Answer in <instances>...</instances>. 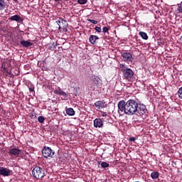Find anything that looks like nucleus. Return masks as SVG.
Returning <instances> with one entry per match:
<instances>
[{
  "label": "nucleus",
  "instance_id": "obj_9",
  "mask_svg": "<svg viewBox=\"0 0 182 182\" xmlns=\"http://www.w3.org/2000/svg\"><path fill=\"white\" fill-rule=\"evenodd\" d=\"M21 153V151L17 148H12L10 149L9 151H8V154H9V156H11L18 157Z\"/></svg>",
  "mask_w": 182,
  "mask_h": 182
},
{
  "label": "nucleus",
  "instance_id": "obj_8",
  "mask_svg": "<svg viewBox=\"0 0 182 182\" xmlns=\"http://www.w3.org/2000/svg\"><path fill=\"white\" fill-rule=\"evenodd\" d=\"M90 81L93 82L96 87H100L102 85V80L95 75H92L90 77Z\"/></svg>",
  "mask_w": 182,
  "mask_h": 182
},
{
  "label": "nucleus",
  "instance_id": "obj_31",
  "mask_svg": "<svg viewBox=\"0 0 182 182\" xmlns=\"http://www.w3.org/2000/svg\"><path fill=\"white\" fill-rule=\"evenodd\" d=\"M129 141L134 142L136 141V137H134V136L130 137Z\"/></svg>",
  "mask_w": 182,
  "mask_h": 182
},
{
  "label": "nucleus",
  "instance_id": "obj_37",
  "mask_svg": "<svg viewBox=\"0 0 182 182\" xmlns=\"http://www.w3.org/2000/svg\"><path fill=\"white\" fill-rule=\"evenodd\" d=\"M14 2H18V0H14Z\"/></svg>",
  "mask_w": 182,
  "mask_h": 182
},
{
  "label": "nucleus",
  "instance_id": "obj_4",
  "mask_svg": "<svg viewBox=\"0 0 182 182\" xmlns=\"http://www.w3.org/2000/svg\"><path fill=\"white\" fill-rule=\"evenodd\" d=\"M42 153L45 159L53 158V156L55 154V151H53L52 149H50L48 146H44Z\"/></svg>",
  "mask_w": 182,
  "mask_h": 182
},
{
  "label": "nucleus",
  "instance_id": "obj_30",
  "mask_svg": "<svg viewBox=\"0 0 182 182\" xmlns=\"http://www.w3.org/2000/svg\"><path fill=\"white\" fill-rule=\"evenodd\" d=\"M88 22H90L91 23H97V21H95L93 19H87Z\"/></svg>",
  "mask_w": 182,
  "mask_h": 182
},
{
  "label": "nucleus",
  "instance_id": "obj_33",
  "mask_svg": "<svg viewBox=\"0 0 182 182\" xmlns=\"http://www.w3.org/2000/svg\"><path fill=\"white\" fill-rule=\"evenodd\" d=\"M29 92H35V88L33 87H29Z\"/></svg>",
  "mask_w": 182,
  "mask_h": 182
},
{
  "label": "nucleus",
  "instance_id": "obj_16",
  "mask_svg": "<svg viewBox=\"0 0 182 182\" xmlns=\"http://www.w3.org/2000/svg\"><path fill=\"white\" fill-rule=\"evenodd\" d=\"M21 44L24 48H29V47L33 46V43H31V42H30L28 41H25V40H22L21 41Z\"/></svg>",
  "mask_w": 182,
  "mask_h": 182
},
{
  "label": "nucleus",
  "instance_id": "obj_6",
  "mask_svg": "<svg viewBox=\"0 0 182 182\" xmlns=\"http://www.w3.org/2000/svg\"><path fill=\"white\" fill-rule=\"evenodd\" d=\"M122 60L125 63H132L134 58L132 55L128 52H122Z\"/></svg>",
  "mask_w": 182,
  "mask_h": 182
},
{
  "label": "nucleus",
  "instance_id": "obj_18",
  "mask_svg": "<svg viewBox=\"0 0 182 182\" xmlns=\"http://www.w3.org/2000/svg\"><path fill=\"white\" fill-rule=\"evenodd\" d=\"M139 36L141 38H142V39H144V40H148L149 39V36H147V33L146 32L139 31Z\"/></svg>",
  "mask_w": 182,
  "mask_h": 182
},
{
  "label": "nucleus",
  "instance_id": "obj_15",
  "mask_svg": "<svg viewBox=\"0 0 182 182\" xmlns=\"http://www.w3.org/2000/svg\"><path fill=\"white\" fill-rule=\"evenodd\" d=\"M94 105L98 109H103L105 107V102L104 101H97L95 102Z\"/></svg>",
  "mask_w": 182,
  "mask_h": 182
},
{
  "label": "nucleus",
  "instance_id": "obj_35",
  "mask_svg": "<svg viewBox=\"0 0 182 182\" xmlns=\"http://www.w3.org/2000/svg\"><path fill=\"white\" fill-rule=\"evenodd\" d=\"M179 41L182 42V36H181V38H179Z\"/></svg>",
  "mask_w": 182,
  "mask_h": 182
},
{
  "label": "nucleus",
  "instance_id": "obj_14",
  "mask_svg": "<svg viewBox=\"0 0 182 182\" xmlns=\"http://www.w3.org/2000/svg\"><path fill=\"white\" fill-rule=\"evenodd\" d=\"M97 40H99V37L97 36H93V35L90 36V38H89L90 43L92 45H96Z\"/></svg>",
  "mask_w": 182,
  "mask_h": 182
},
{
  "label": "nucleus",
  "instance_id": "obj_32",
  "mask_svg": "<svg viewBox=\"0 0 182 182\" xmlns=\"http://www.w3.org/2000/svg\"><path fill=\"white\" fill-rule=\"evenodd\" d=\"M3 72H6V73H7L8 74L11 75L10 73L9 72L8 69L6 68H3Z\"/></svg>",
  "mask_w": 182,
  "mask_h": 182
},
{
  "label": "nucleus",
  "instance_id": "obj_36",
  "mask_svg": "<svg viewBox=\"0 0 182 182\" xmlns=\"http://www.w3.org/2000/svg\"><path fill=\"white\" fill-rule=\"evenodd\" d=\"M55 1V2H59V1H60V0H54Z\"/></svg>",
  "mask_w": 182,
  "mask_h": 182
},
{
  "label": "nucleus",
  "instance_id": "obj_13",
  "mask_svg": "<svg viewBox=\"0 0 182 182\" xmlns=\"http://www.w3.org/2000/svg\"><path fill=\"white\" fill-rule=\"evenodd\" d=\"M58 26H59V31L60 33L68 32L69 28L68 23H61L60 25L58 24Z\"/></svg>",
  "mask_w": 182,
  "mask_h": 182
},
{
  "label": "nucleus",
  "instance_id": "obj_38",
  "mask_svg": "<svg viewBox=\"0 0 182 182\" xmlns=\"http://www.w3.org/2000/svg\"><path fill=\"white\" fill-rule=\"evenodd\" d=\"M14 94L16 93V91H14Z\"/></svg>",
  "mask_w": 182,
  "mask_h": 182
},
{
  "label": "nucleus",
  "instance_id": "obj_2",
  "mask_svg": "<svg viewBox=\"0 0 182 182\" xmlns=\"http://www.w3.org/2000/svg\"><path fill=\"white\" fill-rule=\"evenodd\" d=\"M121 71L123 73V77L129 82L134 80V72L127 68L124 64H120Z\"/></svg>",
  "mask_w": 182,
  "mask_h": 182
},
{
  "label": "nucleus",
  "instance_id": "obj_39",
  "mask_svg": "<svg viewBox=\"0 0 182 182\" xmlns=\"http://www.w3.org/2000/svg\"><path fill=\"white\" fill-rule=\"evenodd\" d=\"M181 156H182V154H181Z\"/></svg>",
  "mask_w": 182,
  "mask_h": 182
},
{
  "label": "nucleus",
  "instance_id": "obj_28",
  "mask_svg": "<svg viewBox=\"0 0 182 182\" xmlns=\"http://www.w3.org/2000/svg\"><path fill=\"white\" fill-rule=\"evenodd\" d=\"M95 29L97 33H100L102 32V28H100L99 26H95Z\"/></svg>",
  "mask_w": 182,
  "mask_h": 182
},
{
  "label": "nucleus",
  "instance_id": "obj_25",
  "mask_svg": "<svg viewBox=\"0 0 182 182\" xmlns=\"http://www.w3.org/2000/svg\"><path fill=\"white\" fill-rule=\"evenodd\" d=\"M178 11L180 14H182V1L178 4Z\"/></svg>",
  "mask_w": 182,
  "mask_h": 182
},
{
  "label": "nucleus",
  "instance_id": "obj_1",
  "mask_svg": "<svg viewBox=\"0 0 182 182\" xmlns=\"http://www.w3.org/2000/svg\"><path fill=\"white\" fill-rule=\"evenodd\" d=\"M117 107L118 114L120 115L133 116L137 111L138 102L134 100H129L127 102L124 100H121L118 102Z\"/></svg>",
  "mask_w": 182,
  "mask_h": 182
},
{
  "label": "nucleus",
  "instance_id": "obj_17",
  "mask_svg": "<svg viewBox=\"0 0 182 182\" xmlns=\"http://www.w3.org/2000/svg\"><path fill=\"white\" fill-rule=\"evenodd\" d=\"M66 114L68 116H75V112L73 108H68L66 109Z\"/></svg>",
  "mask_w": 182,
  "mask_h": 182
},
{
  "label": "nucleus",
  "instance_id": "obj_27",
  "mask_svg": "<svg viewBox=\"0 0 182 182\" xmlns=\"http://www.w3.org/2000/svg\"><path fill=\"white\" fill-rule=\"evenodd\" d=\"M102 30L104 33H107L109 30V26H104Z\"/></svg>",
  "mask_w": 182,
  "mask_h": 182
},
{
  "label": "nucleus",
  "instance_id": "obj_29",
  "mask_svg": "<svg viewBox=\"0 0 182 182\" xmlns=\"http://www.w3.org/2000/svg\"><path fill=\"white\" fill-rule=\"evenodd\" d=\"M63 18H59L58 21H56V23H63Z\"/></svg>",
  "mask_w": 182,
  "mask_h": 182
},
{
  "label": "nucleus",
  "instance_id": "obj_22",
  "mask_svg": "<svg viewBox=\"0 0 182 182\" xmlns=\"http://www.w3.org/2000/svg\"><path fill=\"white\" fill-rule=\"evenodd\" d=\"M109 164L108 163L105 162V161H103V162L101 163V166L103 168H107L109 167Z\"/></svg>",
  "mask_w": 182,
  "mask_h": 182
},
{
  "label": "nucleus",
  "instance_id": "obj_19",
  "mask_svg": "<svg viewBox=\"0 0 182 182\" xmlns=\"http://www.w3.org/2000/svg\"><path fill=\"white\" fill-rule=\"evenodd\" d=\"M101 116L103 117H107V120H105L106 122H109V120L112 119V117H110L107 112H101Z\"/></svg>",
  "mask_w": 182,
  "mask_h": 182
},
{
  "label": "nucleus",
  "instance_id": "obj_10",
  "mask_svg": "<svg viewBox=\"0 0 182 182\" xmlns=\"http://www.w3.org/2000/svg\"><path fill=\"white\" fill-rule=\"evenodd\" d=\"M104 126V122L102 119L100 118H96L94 120V127L95 128H102Z\"/></svg>",
  "mask_w": 182,
  "mask_h": 182
},
{
  "label": "nucleus",
  "instance_id": "obj_7",
  "mask_svg": "<svg viewBox=\"0 0 182 182\" xmlns=\"http://www.w3.org/2000/svg\"><path fill=\"white\" fill-rule=\"evenodd\" d=\"M14 171L5 168V167H1L0 166V176H2L4 177H9L11 176H13Z\"/></svg>",
  "mask_w": 182,
  "mask_h": 182
},
{
  "label": "nucleus",
  "instance_id": "obj_24",
  "mask_svg": "<svg viewBox=\"0 0 182 182\" xmlns=\"http://www.w3.org/2000/svg\"><path fill=\"white\" fill-rule=\"evenodd\" d=\"M178 96L179 99L182 100V87L178 90Z\"/></svg>",
  "mask_w": 182,
  "mask_h": 182
},
{
  "label": "nucleus",
  "instance_id": "obj_11",
  "mask_svg": "<svg viewBox=\"0 0 182 182\" xmlns=\"http://www.w3.org/2000/svg\"><path fill=\"white\" fill-rule=\"evenodd\" d=\"M9 19L10 21L17 22V23H22V22H23V18L21 17V16L18 14L12 16Z\"/></svg>",
  "mask_w": 182,
  "mask_h": 182
},
{
  "label": "nucleus",
  "instance_id": "obj_34",
  "mask_svg": "<svg viewBox=\"0 0 182 182\" xmlns=\"http://www.w3.org/2000/svg\"><path fill=\"white\" fill-rule=\"evenodd\" d=\"M102 121L104 120L105 122V120H107V117H103L101 119Z\"/></svg>",
  "mask_w": 182,
  "mask_h": 182
},
{
  "label": "nucleus",
  "instance_id": "obj_23",
  "mask_svg": "<svg viewBox=\"0 0 182 182\" xmlns=\"http://www.w3.org/2000/svg\"><path fill=\"white\" fill-rule=\"evenodd\" d=\"M77 4H80V5H85V4H87V0H77Z\"/></svg>",
  "mask_w": 182,
  "mask_h": 182
},
{
  "label": "nucleus",
  "instance_id": "obj_3",
  "mask_svg": "<svg viewBox=\"0 0 182 182\" xmlns=\"http://www.w3.org/2000/svg\"><path fill=\"white\" fill-rule=\"evenodd\" d=\"M32 175L35 178L43 179L46 176V173L43 168L37 166L33 168Z\"/></svg>",
  "mask_w": 182,
  "mask_h": 182
},
{
  "label": "nucleus",
  "instance_id": "obj_26",
  "mask_svg": "<svg viewBox=\"0 0 182 182\" xmlns=\"http://www.w3.org/2000/svg\"><path fill=\"white\" fill-rule=\"evenodd\" d=\"M44 120H45V119H44V117H42V116H40V117H38V121L41 124L43 123V122H44Z\"/></svg>",
  "mask_w": 182,
  "mask_h": 182
},
{
  "label": "nucleus",
  "instance_id": "obj_12",
  "mask_svg": "<svg viewBox=\"0 0 182 182\" xmlns=\"http://www.w3.org/2000/svg\"><path fill=\"white\" fill-rule=\"evenodd\" d=\"M54 93L57 95H59V96H64L65 97H68V94H66L63 90L62 88H60V87H57L54 90Z\"/></svg>",
  "mask_w": 182,
  "mask_h": 182
},
{
  "label": "nucleus",
  "instance_id": "obj_21",
  "mask_svg": "<svg viewBox=\"0 0 182 182\" xmlns=\"http://www.w3.org/2000/svg\"><path fill=\"white\" fill-rule=\"evenodd\" d=\"M6 6V4L5 3V1L0 0V11H4Z\"/></svg>",
  "mask_w": 182,
  "mask_h": 182
},
{
  "label": "nucleus",
  "instance_id": "obj_20",
  "mask_svg": "<svg viewBox=\"0 0 182 182\" xmlns=\"http://www.w3.org/2000/svg\"><path fill=\"white\" fill-rule=\"evenodd\" d=\"M159 177V173L158 171H153L151 173V178L153 179H157Z\"/></svg>",
  "mask_w": 182,
  "mask_h": 182
},
{
  "label": "nucleus",
  "instance_id": "obj_5",
  "mask_svg": "<svg viewBox=\"0 0 182 182\" xmlns=\"http://www.w3.org/2000/svg\"><path fill=\"white\" fill-rule=\"evenodd\" d=\"M136 113L139 114V116H147L148 115V110L146 109V105L144 104H138L137 105V111Z\"/></svg>",
  "mask_w": 182,
  "mask_h": 182
}]
</instances>
